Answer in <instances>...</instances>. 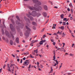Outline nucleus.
Segmentation results:
<instances>
[{"label":"nucleus","mask_w":75,"mask_h":75,"mask_svg":"<svg viewBox=\"0 0 75 75\" xmlns=\"http://www.w3.org/2000/svg\"><path fill=\"white\" fill-rule=\"evenodd\" d=\"M32 0L33 3L35 4L34 5L35 7L33 6L31 7V6H28V8L30 10H34L37 11H39V10H41L42 8L41 6H40V5H41V3L38 0Z\"/></svg>","instance_id":"nucleus-1"},{"label":"nucleus","mask_w":75,"mask_h":75,"mask_svg":"<svg viewBox=\"0 0 75 75\" xmlns=\"http://www.w3.org/2000/svg\"><path fill=\"white\" fill-rule=\"evenodd\" d=\"M28 13L30 16H32L33 17H35V16H37V17H38L39 16H40L41 15V14L40 13H37L35 11H33L31 13L30 12H29Z\"/></svg>","instance_id":"nucleus-2"},{"label":"nucleus","mask_w":75,"mask_h":75,"mask_svg":"<svg viewBox=\"0 0 75 75\" xmlns=\"http://www.w3.org/2000/svg\"><path fill=\"white\" fill-rule=\"evenodd\" d=\"M26 28H27L28 30H26L25 33V38H27V37H29V34H30V31H31L30 29L27 26H26Z\"/></svg>","instance_id":"nucleus-3"},{"label":"nucleus","mask_w":75,"mask_h":75,"mask_svg":"<svg viewBox=\"0 0 75 75\" xmlns=\"http://www.w3.org/2000/svg\"><path fill=\"white\" fill-rule=\"evenodd\" d=\"M10 28L12 31L14 32L15 33H16V31H15V29H14V28L13 25L12 24H10Z\"/></svg>","instance_id":"nucleus-4"},{"label":"nucleus","mask_w":75,"mask_h":75,"mask_svg":"<svg viewBox=\"0 0 75 75\" xmlns=\"http://www.w3.org/2000/svg\"><path fill=\"white\" fill-rule=\"evenodd\" d=\"M26 15L28 17V18H30L31 21H33V20H34V18H33L31 16H30V15H29L28 14H26Z\"/></svg>","instance_id":"nucleus-5"},{"label":"nucleus","mask_w":75,"mask_h":75,"mask_svg":"<svg viewBox=\"0 0 75 75\" xmlns=\"http://www.w3.org/2000/svg\"><path fill=\"white\" fill-rule=\"evenodd\" d=\"M28 61H29V60H26V61L24 62V64H23V65H25V66H27V65H28L29 63Z\"/></svg>","instance_id":"nucleus-6"},{"label":"nucleus","mask_w":75,"mask_h":75,"mask_svg":"<svg viewBox=\"0 0 75 75\" xmlns=\"http://www.w3.org/2000/svg\"><path fill=\"white\" fill-rule=\"evenodd\" d=\"M7 67L8 68L7 69V70L8 71H10V72H11V69H10V66H9V64H8L7 66Z\"/></svg>","instance_id":"nucleus-7"},{"label":"nucleus","mask_w":75,"mask_h":75,"mask_svg":"<svg viewBox=\"0 0 75 75\" xmlns=\"http://www.w3.org/2000/svg\"><path fill=\"white\" fill-rule=\"evenodd\" d=\"M38 42V40H33L32 41H31V42L33 43V44H34V43H35V42Z\"/></svg>","instance_id":"nucleus-8"},{"label":"nucleus","mask_w":75,"mask_h":75,"mask_svg":"<svg viewBox=\"0 0 75 75\" xmlns=\"http://www.w3.org/2000/svg\"><path fill=\"white\" fill-rule=\"evenodd\" d=\"M43 15L45 17H47V13L45 12H43Z\"/></svg>","instance_id":"nucleus-9"},{"label":"nucleus","mask_w":75,"mask_h":75,"mask_svg":"<svg viewBox=\"0 0 75 75\" xmlns=\"http://www.w3.org/2000/svg\"><path fill=\"white\" fill-rule=\"evenodd\" d=\"M19 39H18V38H17L16 40V41L17 43H18L19 42V41H18Z\"/></svg>","instance_id":"nucleus-10"},{"label":"nucleus","mask_w":75,"mask_h":75,"mask_svg":"<svg viewBox=\"0 0 75 75\" xmlns=\"http://www.w3.org/2000/svg\"><path fill=\"white\" fill-rule=\"evenodd\" d=\"M44 8L45 10H47L48 9V8H47V5H45L44 6Z\"/></svg>","instance_id":"nucleus-11"},{"label":"nucleus","mask_w":75,"mask_h":75,"mask_svg":"<svg viewBox=\"0 0 75 75\" xmlns=\"http://www.w3.org/2000/svg\"><path fill=\"white\" fill-rule=\"evenodd\" d=\"M57 34H59V35H61L62 34V32H60L59 31L57 33Z\"/></svg>","instance_id":"nucleus-12"},{"label":"nucleus","mask_w":75,"mask_h":75,"mask_svg":"<svg viewBox=\"0 0 75 75\" xmlns=\"http://www.w3.org/2000/svg\"><path fill=\"white\" fill-rule=\"evenodd\" d=\"M10 43L11 45H13V41L12 40H10Z\"/></svg>","instance_id":"nucleus-13"},{"label":"nucleus","mask_w":75,"mask_h":75,"mask_svg":"<svg viewBox=\"0 0 75 75\" xmlns=\"http://www.w3.org/2000/svg\"><path fill=\"white\" fill-rule=\"evenodd\" d=\"M69 6L70 7H71V8H73V6H72V3H70V4H69Z\"/></svg>","instance_id":"nucleus-14"},{"label":"nucleus","mask_w":75,"mask_h":75,"mask_svg":"<svg viewBox=\"0 0 75 75\" xmlns=\"http://www.w3.org/2000/svg\"><path fill=\"white\" fill-rule=\"evenodd\" d=\"M5 33L6 34V35H8V33L7 31L6 30L5 32Z\"/></svg>","instance_id":"nucleus-15"},{"label":"nucleus","mask_w":75,"mask_h":75,"mask_svg":"<svg viewBox=\"0 0 75 75\" xmlns=\"http://www.w3.org/2000/svg\"><path fill=\"white\" fill-rule=\"evenodd\" d=\"M14 66H16V65L14 64H11L10 67L11 68H12V67H14Z\"/></svg>","instance_id":"nucleus-16"},{"label":"nucleus","mask_w":75,"mask_h":75,"mask_svg":"<svg viewBox=\"0 0 75 75\" xmlns=\"http://www.w3.org/2000/svg\"><path fill=\"white\" fill-rule=\"evenodd\" d=\"M62 37H65V36L66 35V34H64V33H63L62 34Z\"/></svg>","instance_id":"nucleus-17"},{"label":"nucleus","mask_w":75,"mask_h":75,"mask_svg":"<svg viewBox=\"0 0 75 75\" xmlns=\"http://www.w3.org/2000/svg\"><path fill=\"white\" fill-rule=\"evenodd\" d=\"M32 24H33V25H37V24L36 23L34 22H32Z\"/></svg>","instance_id":"nucleus-18"},{"label":"nucleus","mask_w":75,"mask_h":75,"mask_svg":"<svg viewBox=\"0 0 75 75\" xmlns=\"http://www.w3.org/2000/svg\"><path fill=\"white\" fill-rule=\"evenodd\" d=\"M34 52L37 54V52H38V49H37L36 50H34Z\"/></svg>","instance_id":"nucleus-19"},{"label":"nucleus","mask_w":75,"mask_h":75,"mask_svg":"<svg viewBox=\"0 0 75 75\" xmlns=\"http://www.w3.org/2000/svg\"><path fill=\"white\" fill-rule=\"evenodd\" d=\"M11 37H12V39H14V36H13V34H12V33H11Z\"/></svg>","instance_id":"nucleus-20"},{"label":"nucleus","mask_w":75,"mask_h":75,"mask_svg":"<svg viewBox=\"0 0 75 75\" xmlns=\"http://www.w3.org/2000/svg\"><path fill=\"white\" fill-rule=\"evenodd\" d=\"M53 72V69H52V67L51 68V70L50 73H52Z\"/></svg>","instance_id":"nucleus-21"},{"label":"nucleus","mask_w":75,"mask_h":75,"mask_svg":"<svg viewBox=\"0 0 75 75\" xmlns=\"http://www.w3.org/2000/svg\"><path fill=\"white\" fill-rule=\"evenodd\" d=\"M61 17L62 18H64V16L63 14H62L61 16Z\"/></svg>","instance_id":"nucleus-22"},{"label":"nucleus","mask_w":75,"mask_h":75,"mask_svg":"<svg viewBox=\"0 0 75 75\" xmlns=\"http://www.w3.org/2000/svg\"><path fill=\"white\" fill-rule=\"evenodd\" d=\"M11 69L12 71H14V67H13V68L12 69L11 68Z\"/></svg>","instance_id":"nucleus-23"},{"label":"nucleus","mask_w":75,"mask_h":75,"mask_svg":"<svg viewBox=\"0 0 75 75\" xmlns=\"http://www.w3.org/2000/svg\"><path fill=\"white\" fill-rule=\"evenodd\" d=\"M16 18H17L18 20H19V21H20V19L19 18V17H18V16H16Z\"/></svg>","instance_id":"nucleus-24"},{"label":"nucleus","mask_w":75,"mask_h":75,"mask_svg":"<svg viewBox=\"0 0 75 75\" xmlns=\"http://www.w3.org/2000/svg\"><path fill=\"white\" fill-rule=\"evenodd\" d=\"M39 44H40V45H42L43 44V42H41V41H40Z\"/></svg>","instance_id":"nucleus-25"},{"label":"nucleus","mask_w":75,"mask_h":75,"mask_svg":"<svg viewBox=\"0 0 75 75\" xmlns=\"http://www.w3.org/2000/svg\"><path fill=\"white\" fill-rule=\"evenodd\" d=\"M70 11H71V13L73 14V10H72V9H71L70 10Z\"/></svg>","instance_id":"nucleus-26"},{"label":"nucleus","mask_w":75,"mask_h":75,"mask_svg":"<svg viewBox=\"0 0 75 75\" xmlns=\"http://www.w3.org/2000/svg\"><path fill=\"white\" fill-rule=\"evenodd\" d=\"M63 25H66V23L63 22Z\"/></svg>","instance_id":"nucleus-27"},{"label":"nucleus","mask_w":75,"mask_h":75,"mask_svg":"<svg viewBox=\"0 0 75 75\" xmlns=\"http://www.w3.org/2000/svg\"><path fill=\"white\" fill-rule=\"evenodd\" d=\"M16 24H20V23H19L18 22V21H16Z\"/></svg>","instance_id":"nucleus-28"},{"label":"nucleus","mask_w":75,"mask_h":75,"mask_svg":"<svg viewBox=\"0 0 75 75\" xmlns=\"http://www.w3.org/2000/svg\"><path fill=\"white\" fill-rule=\"evenodd\" d=\"M61 30H63V29H64V27L62 26L61 27Z\"/></svg>","instance_id":"nucleus-29"},{"label":"nucleus","mask_w":75,"mask_h":75,"mask_svg":"<svg viewBox=\"0 0 75 75\" xmlns=\"http://www.w3.org/2000/svg\"><path fill=\"white\" fill-rule=\"evenodd\" d=\"M2 34H4V30H2Z\"/></svg>","instance_id":"nucleus-30"},{"label":"nucleus","mask_w":75,"mask_h":75,"mask_svg":"<svg viewBox=\"0 0 75 75\" xmlns=\"http://www.w3.org/2000/svg\"><path fill=\"white\" fill-rule=\"evenodd\" d=\"M33 30H35L36 29V28H35V26H33Z\"/></svg>","instance_id":"nucleus-31"},{"label":"nucleus","mask_w":75,"mask_h":75,"mask_svg":"<svg viewBox=\"0 0 75 75\" xmlns=\"http://www.w3.org/2000/svg\"><path fill=\"white\" fill-rule=\"evenodd\" d=\"M46 41L45 40H41V42H45Z\"/></svg>","instance_id":"nucleus-32"},{"label":"nucleus","mask_w":75,"mask_h":75,"mask_svg":"<svg viewBox=\"0 0 75 75\" xmlns=\"http://www.w3.org/2000/svg\"><path fill=\"white\" fill-rule=\"evenodd\" d=\"M30 67H31V64H30L29 67L28 68V69H30Z\"/></svg>","instance_id":"nucleus-33"},{"label":"nucleus","mask_w":75,"mask_h":75,"mask_svg":"<svg viewBox=\"0 0 75 75\" xmlns=\"http://www.w3.org/2000/svg\"><path fill=\"white\" fill-rule=\"evenodd\" d=\"M6 66V64H4V66H3V68L4 69L5 68V67Z\"/></svg>","instance_id":"nucleus-34"},{"label":"nucleus","mask_w":75,"mask_h":75,"mask_svg":"<svg viewBox=\"0 0 75 75\" xmlns=\"http://www.w3.org/2000/svg\"><path fill=\"white\" fill-rule=\"evenodd\" d=\"M53 59H55V55L53 56Z\"/></svg>","instance_id":"nucleus-35"},{"label":"nucleus","mask_w":75,"mask_h":75,"mask_svg":"<svg viewBox=\"0 0 75 75\" xmlns=\"http://www.w3.org/2000/svg\"><path fill=\"white\" fill-rule=\"evenodd\" d=\"M23 62V59H21V61L20 62V63L21 64H22V62Z\"/></svg>","instance_id":"nucleus-36"},{"label":"nucleus","mask_w":75,"mask_h":75,"mask_svg":"<svg viewBox=\"0 0 75 75\" xmlns=\"http://www.w3.org/2000/svg\"><path fill=\"white\" fill-rule=\"evenodd\" d=\"M69 55H70V56H74V54L71 53Z\"/></svg>","instance_id":"nucleus-37"},{"label":"nucleus","mask_w":75,"mask_h":75,"mask_svg":"<svg viewBox=\"0 0 75 75\" xmlns=\"http://www.w3.org/2000/svg\"><path fill=\"white\" fill-rule=\"evenodd\" d=\"M66 20H67V18H64L63 19L64 21H66Z\"/></svg>","instance_id":"nucleus-38"},{"label":"nucleus","mask_w":75,"mask_h":75,"mask_svg":"<svg viewBox=\"0 0 75 75\" xmlns=\"http://www.w3.org/2000/svg\"><path fill=\"white\" fill-rule=\"evenodd\" d=\"M51 42H54V40L53 39H51Z\"/></svg>","instance_id":"nucleus-39"},{"label":"nucleus","mask_w":75,"mask_h":75,"mask_svg":"<svg viewBox=\"0 0 75 75\" xmlns=\"http://www.w3.org/2000/svg\"><path fill=\"white\" fill-rule=\"evenodd\" d=\"M40 68H43V66L42 65H40Z\"/></svg>","instance_id":"nucleus-40"},{"label":"nucleus","mask_w":75,"mask_h":75,"mask_svg":"<svg viewBox=\"0 0 75 75\" xmlns=\"http://www.w3.org/2000/svg\"><path fill=\"white\" fill-rule=\"evenodd\" d=\"M53 44L54 45H55V42H53Z\"/></svg>","instance_id":"nucleus-41"},{"label":"nucleus","mask_w":75,"mask_h":75,"mask_svg":"<svg viewBox=\"0 0 75 75\" xmlns=\"http://www.w3.org/2000/svg\"><path fill=\"white\" fill-rule=\"evenodd\" d=\"M30 58H34L32 56V55H31V54H30Z\"/></svg>","instance_id":"nucleus-42"},{"label":"nucleus","mask_w":75,"mask_h":75,"mask_svg":"<svg viewBox=\"0 0 75 75\" xmlns=\"http://www.w3.org/2000/svg\"><path fill=\"white\" fill-rule=\"evenodd\" d=\"M2 69H0V73H1V71H2Z\"/></svg>","instance_id":"nucleus-43"},{"label":"nucleus","mask_w":75,"mask_h":75,"mask_svg":"<svg viewBox=\"0 0 75 75\" xmlns=\"http://www.w3.org/2000/svg\"><path fill=\"white\" fill-rule=\"evenodd\" d=\"M67 10H68V11H70V9H69V8H67Z\"/></svg>","instance_id":"nucleus-44"},{"label":"nucleus","mask_w":75,"mask_h":75,"mask_svg":"<svg viewBox=\"0 0 75 75\" xmlns=\"http://www.w3.org/2000/svg\"><path fill=\"white\" fill-rule=\"evenodd\" d=\"M53 65V67L54 66L55 67V66H56V65H57V64H56V63H55V64L54 65Z\"/></svg>","instance_id":"nucleus-45"},{"label":"nucleus","mask_w":75,"mask_h":75,"mask_svg":"<svg viewBox=\"0 0 75 75\" xmlns=\"http://www.w3.org/2000/svg\"><path fill=\"white\" fill-rule=\"evenodd\" d=\"M11 55L12 56H13V57H14V58H15V56H14V54H12Z\"/></svg>","instance_id":"nucleus-46"},{"label":"nucleus","mask_w":75,"mask_h":75,"mask_svg":"<svg viewBox=\"0 0 75 75\" xmlns=\"http://www.w3.org/2000/svg\"><path fill=\"white\" fill-rule=\"evenodd\" d=\"M72 73H67L68 75H71V74Z\"/></svg>","instance_id":"nucleus-47"},{"label":"nucleus","mask_w":75,"mask_h":75,"mask_svg":"<svg viewBox=\"0 0 75 75\" xmlns=\"http://www.w3.org/2000/svg\"><path fill=\"white\" fill-rule=\"evenodd\" d=\"M49 21V19H47V21L46 22V23H48Z\"/></svg>","instance_id":"nucleus-48"},{"label":"nucleus","mask_w":75,"mask_h":75,"mask_svg":"<svg viewBox=\"0 0 75 75\" xmlns=\"http://www.w3.org/2000/svg\"><path fill=\"white\" fill-rule=\"evenodd\" d=\"M72 17H70V20H72Z\"/></svg>","instance_id":"nucleus-49"},{"label":"nucleus","mask_w":75,"mask_h":75,"mask_svg":"<svg viewBox=\"0 0 75 75\" xmlns=\"http://www.w3.org/2000/svg\"><path fill=\"white\" fill-rule=\"evenodd\" d=\"M56 64L57 65L58 64V62L57 61H56Z\"/></svg>","instance_id":"nucleus-50"},{"label":"nucleus","mask_w":75,"mask_h":75,"mask_svg":"<svg viewBox=\"0 0 75 75\" xmlns=\"http://www.w3.org/2000/svg\"><path fill=\"white\" fill-rule=\"evenodd\" d=\"M74 46V44H73L71 47H73Z\"/></svg>","instance_id":"nucleus-51"},{"label":"nucleus","mask_w":75,"mask_h":75,"mask_svg":"<svg viewBox=\"0 0 75 75\" xmlns=\"http://www.w3.org/2000/svg\"><path fill=\"white\" fill-rule=\"evenodd\" d=\"M17 61L18 62V61H20V59H17Z\"/></svg>","instance_id":"nucleus-52"},{"label":"nucleus","mask_w":75,"mask_h":75,"mask_svg":"<svg viewBox=\"0 0 75 75\" xmlns=\"http://www.w3.org/2000/svg\"><path fill=\"white\" fill-rule=\"evenodd\" d=\"M70 71H75V69L70 70Z\"/></svg>","instance_id":"nucleus-53"},{"label":"nucleus","mask_w":75,"mask_h":75,"mask_svg":"<svg viewBox=\"0 0 75 75\" xmlns=\"http://www.w3.org/2000/svg\"><path fill=\"white\" fill-rule=\"evenodd\" d=\"M23 54H24V55H27V54L25 53H23Z\"/></svg>","instance_id":"nucleus-54"},{"label":"nucleus","mask_w":75,"mask_h":75,"mask_svg":"<svg viewBox=\"0 0 75 75\" xmlns=\"http://www.w3.org/2000/svg\"><path fill=\"white\" fill-rule=\"evenodd\" d=\"M46 36H45V35H44L43 36V38H44Z\"/></svg>","instance_id":"nucleus-55"},{"label":"nucleus","mask_w":75,"mask_h":75,"mask_svg":"<svg viewBox=\"0 0 75 75\" xmlns=\"http://www.w3.org/2000/svg\"><path fill=\"white\" fill-rule=\"evenodd\" d=\"M25 60V57H24L23 58V60Z\"/></svg>","instance_id":"nucleus-56"},{"label":"nucleus","mask_w":75,"mask_h":75,"mask_svg":"<svg viewBox=\"0 0 75 75\" xmlns=\"http://www.w3.org/2000/svg\"><path fill=\"white\" fill-rule=\"evenodd\" d=\"M54 8H58V7H57V6H55L54 7Z\"/></svg>","instance_id":"nucleus-57"},{"label":"nucleus","mask_w":75,"mask_h":75,"mask_svg":"<svg viewBox=\"0 0 75 75\" xmlns=\"http://www.w3.org/2000/svg\"><path fill=\"white\" fill-rule=\"evenodd\" d=\"M39 64L40 63H39V62H37V65H39Z\"/></svg>","instance_id":"nucleus-58"},{"label":"nucleus","mask_w":75,"mask_h":75,"mask_svg":"<svg viewBox=\"0 0 75 75\" xmlns=\"http://www.w3.org/2000/svg\"><path fill=\"white\" fill-rule=\"evenodd\" d=\"M45 29V28H44L42 30V31H44V29Z\"/></svg>","instance_id":"nucleus-59"},{"label":"nucleus","mask_w":75,"mask_h":75,"mask_svg":"<svg viewBox=\"0 0 75 75\" xmlns=\"http://www.w3.org/2000/svg\"><path fill=\"white\" fill-rule=\"evenodd\" d=\"M61 49L62 50V49L64 50V48L63 47H62L61 48Z\"/></svg>","instance_id":"nucleus-60"},{"label":"nucleus","mask_w":75,"mask_h":75,"mask_svg":"<svg viewBox=\"0 0 75 75\" xmlns=\"http://www.w3.org/2000/svg\"><path fill=\"white\" fill-rule=\"evenodd\" d=\"M53 60L54 61H56V62H57V60H55V59H53Z\"/></svg>","instance_id":"nucleus-61"},{"label":"nucleus","mask_w":75,"mask_h":75,"mask_svg":"<svg viewBox=\"0 0 75 75\" xmlns=\"http://www.w3.org/2000/svg\"><path fill=\"white\" fill-rule=\"evenodd\" d=\"M68 21V19L66 20L65 21V22H67V21Z\"/></svg>","instance_id":"nucleus-62"},{"label":"nucleus","mask_w":75,"mask_h":75,"mask_svg":"<svg viewBox=\"0 0 75 75\" xmlns=\"http://www.w3.org/2000/svg\"><path fill=\"white\" fill-rule=\"evenodd\" d=\"M56 35L57 37H58V35L57 34H56Z\"/></svg>","instance_id":"nucleus-63"},{"label":"nucleus","mask_w":75,"mask_h":75,"mask_svg":"<svg viewBox=\"0 0 75 75\" xmlns=\"http://www.w3.org/2000/svg\"><path fill=\"white\" fill-rule=\"evenodd\" d=\"M73 21L75 22V19H73Z\"/></svg>","instance_id":"nucleus-64"}]
</instances>
